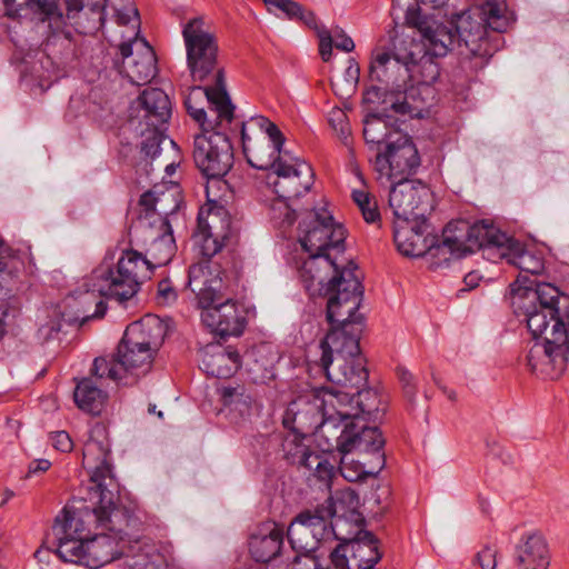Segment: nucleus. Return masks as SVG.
<instances>
[{
    "mask_svg": "<svg viewBox=\"0 0 569 569\" xmlns=\"http://www.w3.org/2000/svg\"><path fill=\"white\" fill-rule=\"evenodd\" d=\"M88 535L89 530L86 527V521L80 515L64 507L56 517L46 542H50V539L62 540L71 537H88Z\"/></svg>",
    "mask_w": 569,
    "mask_h": 569,
    "instance_id": "obj_40",
    "label": "nucleus"
},
{
    "mask_svg": "<svg viewBox=\"0 0 569 569\" xmlns=\"http://www.w3.org/2000/svg\"><path fill=\"white\" fill-rule=\"evenodd\" d=\"M397 40V38H391L392 48L377 47L372 50L369 68L370 80L385 83L387 88L373 86L367 91V96L377 99L383 96V102L389 103L393 112L420 118L425 106L419 99V88L401 89L400 84L409 77L408 66L413 62V53L398 52Z\"/></svg>",
    "mask_w": 569,
    "mask_h": 569,
    "instance_id": "obj_5",
    "label": "nucleus"
},
{
    "mask_svg": "<svg viewBox=\"0 0 569 569\" xmlns=\"http://www.w3.org/2000/svg\"><path fill=\"white\" fill-rule=\"evenodd\" d=\"M299 242L308 253H327L329 248L343 250L345 228L336 223L326 209H310L300 213Z\"/></svg>",
    "mask_w": 569,
    "mask_h": 569,
    "instance_id": "obj_16",
    "label": "nucleus"
},
{
    "mask_svg": "<svg viewBox=\"0 0 569 569\" xmlns=\"http://www.w3.org/2000/svg\"><path fill=\"white\" fill-rule=\"evenodd\" d=\"M431 199L429 187L421 181L398 180L389 193L395 222L405 223L426 217L432 209Z\"/></svg>",
    "mask_w": 569,
    "mask_h": 569,
    "instance_id": "obj_20",
    "label": "nucleus"
},
{
    "mask_svg": "<svg viewBox=\"0 0 569 569\" xmlns=\"http://www.w3.org/2000/svg\"><path fill=\"white\" fill-rule=\"evenodd\" d=\"M156 353L148 348H133L121 340L116 352V361L123 371L146 373L150 370Z\"/></svg>",
    "mask_w": 569,
    "mask_h": 569,
    "instance_id": "obj_41",
    "label": "nucleus"
},
{
    "mask_svg": "<svg viewBox=\"0 0 569 569\" xmlns=\"http://www.w3.org/2000/svg\"><path fill=\"white\" fill-rule=\"evenodd\" d=\"M213 78L214 86H193L184 99L188 114L206 132L219 128L222 122L230 123L234 112L226 89L223 70L217 69Z\"/></svg>",
    "mask_w": 569,
    "mask_h": 569,
    "instance_id": "obj_12",
    "label": "nucleus"
},
{
    "mask_svg": "<svg viewBox=\"0 0 569 569\" xmlns=\"http://www.w3.org/2000/svg\"><path fill=\"white\" fill-rule=\"evenodd\" d=\"M506 10V0H485L452 16L450 24L460 48L453 77L461 83L475 79L493 56L497 46L492 43L488 28L505 32L508 27Z\"/></svg>",
    "mask_w": 569,
    "mask_h": 569,
    "instance_id": "obj_1",
    "label": "nucleus"
},
{
    "mask_svg": "<svg viewBox=\"0 0 569 569\" xmlns=\"http://www.w3.org/2000/svg\"><path fill=\"white\" fill-rule=\"evenodd\" d=\"M373 166L388 180H408L407 177L420 166V156L411 138L402 133L395 141H389L385 152H377Z\"/></svg>",
    "mask_w": 569,
    "mask_h": 569,
    "instance_id": "obj_23",
    "label": "nucleus"
},
{
    "mask_svg": "<svg viewBox=\"0 0 569 569\" xmlns=\"http://www.w3.org/2000/svg\"><path fill=\"white\" fill-rule=\"evenodd\" d=\"M297 555L290 563V569H318L315 551L296 550Z\"/></svg>",
    "mask_w": 569,
    "mask_h": 569,
    "instance_id": "obj_55",
    "label": "nucleus"
},
{
    "mask_svg": "<svg viewBox=\"0 0 569 569\" xmlns=\"http://www.w3.org/2000/svg\"><path fill=\"white\" fill-rule=\"evenodd\" d=\"M353 388L356 392L350 393L348 391L335 390V392H339L342 395H348L347 399H342L340 403H338L341 408H346L348 406L356 405L358 416L362 419V421L367 425L368 420L376 419L380 411L379 405L380 399L378 392L371 388L360 389Z\"/></svg>",
    "mask_w": 569,
    "mask_h": 569,
    "instance_id": "obj_38",
    "label": "nucleus"
},
{
    "mask_svg": "<svg viewBox=\"0 0 569 569\" xmlns=\"http://www.w3.org/2000/svg\"><path fill=\"white\" fill-rule=\"evenodd\" d=\"M513 306L526 317L533 338L546 333L556 321H569V296L561 295L551 283L522 284L518 278L510 284Z\"/></svg>",
    "mask_w": 569,
    "mask_h": 569,
    "instance_id": "obj_9",
    "label": "nucleus"
},
{
    "mask_svg": "<svg viewBox=\"0 0 569 569\" xmlns=\"http://www.w3.org/2000/svg\"><path fill=\"white\" fill-rule=\"evenodd\" d=\"M319 37V53L323 61H329L332 54V34L327 29L318 30Z\"/></svg>",
    "mask_w": 569,
    "mask_h": 569,
    "instance_id": "obj_57",
    "label": "nucleus"
},
{
    "mask_svg": "<svg viewBox=\"0 0 569 569\" xmlns=\"http://www.w3.org/2000/svg\"><path fill=\"white\" fill-rule=\"evenodd\" d=\"M496 556L497 551L487 546L477 553L476 559L481 569H496Z\"/></svg>",
    "mask_w": 569,
    "mask_h": 569,
    "instance_id": "obj_59",
    "label": "nucleus"
},
{
    "mask_svg": "<svg viewBox=\"0 0 569 569\" xmlns=\"http://www.w3.org/2000/svg\"><path fill=\"white\" fill-rule=\"evenodd\" d=\"M248 124L259 129L251 136L246 123L241 127L242 150L248 163L258 170L273 169L279 159L288 156L282 151L284 136L276 123L263 116L252 117Z\"/></svg>",
    "mask_w": 569,
    "mask_h": 569,
    "instance_id": "obj_14",
    "label": "nucleus"
},
{
    "mask_svg": "<svg viewBox=\"0 0 569 569\" xmlns=\"http://www.w3.org/2000/svg\"><path fill=\"white\" fill-rule=\"evenodd\" d=\"M222 403L236 422L250 420L259 415L260 403L254 395L244 386H226L220 390Z\"/></svg>",
    "mask_w": 569,
    "mask_h": 569,
    "instance_id": "obj_33",
    "label": "nucleus"
},
{
    "mask_svg": "<svg viewBox=\"0 0 569 569\" xmlns=\"http://www.w3.org/2000/svg\"><path fill=\"white\" fill-rule=\"evenodd\" d=\"M350 261L340 268L328 253H309L299 269L300 279L310 297L327 298V321L347 319L360 308L363 287Z\"/></svg>",
    "mask_w": 569,
    "mask_h": 569,
    "instance_id": "obj_2",
    "label": "nucleus"
},
{
    "mask_svg": "<svg viewBox=\"0 0 569 569\" xmlns=\"http://www.w3.org/2000/svg\"><path fill=\"white\" fill-rule=\"evenodd\" d=\"M82 456V463L91 471V476L86 496L81 499L99 505L92 516L102 526L118 531L124 530L131 516L128 508L118 505L119 483L112 472L110 440L106 427L97 425L91 429Z\"/></svg>",
    "mask_w": 569,
    "mask_h": 569,
    "instance_id": "obj_3",
    "label": "nucleus"
},
{
    "mask_svg": "<svg viewBox=\"0 0 569 569\" xmlns=\"http://www.w3.org/2000/svg\"><path fill=\"white\" fill-rule=\"evenodd\" d=\"M10 280L11 278L0 280V320L8 315L7 298L11 295V289L8 287Z\"/></svg>",
    "mask_w": 569,
    "mask_h": 569,
    "instance_id": "obj_63",
    "label": "nucleus"
},
{
    "mask_svg": "<svg viewBox=\"0 0 569 569\" xmlns=\"http://www.w3.org/2000/svg\"><path fill=\"white\" fill-rule=\"evenodd\" d=\"M426 52L440 58L453 48L457 42L453 28L433 19H423L418 23Z\"/></svg>",
    "mask_w": 569,
    "mask_h": 569,
    "instance_id": "obj_30",
    "label": "nucleus"
},
{
    "mask_svg": "<svg viewBox=\"0 0 569 569\" xmlns=\"http://www.w3.org/2000/svg\"><path fill=\"white\" fill-rule=\"evenodd\" d=\"M236 237L231 216L217 201L208 200L197 218V231L193 239L200 247V252L207 259L213 257Z\"/></svg>",
    "mask_w": 569,
    "mask_h": 569,
    "instance_id": "obj_17",
    "label": "nucleus"
},
{
    "mask_svg": "<svg viewBox=\"0 0 569 569\" xmlns=\"http://www.w3.org/2000/svg\"><path fill=\"white\" fill-rule=\"evenodd\" d=\"M171 101L159 88H148L137 99L134 113L129 118V128L138 136H144L150 127L167 128L171 118Z\"/></svg>",
    "mask_w": 569,
    "mask_h": 569,
    "instance_id": "obj_24",
    "label": "nucleus"
},
{
    "mask_svg": "<svg viewBox=\"0 0 569 569\" xmlns=\"http://www.w3.org/2000/svg\"><path fill=\"white\" fill-rule=\"evenodd\" d=\"M167 128L150 127L146 130L144 136H140V150L147 158L151 160L161 156V143L164 141Z\"/></svg>",
    "mask_w": 569,
    "mask_h": 569,
    "instance_id": "obj_48",
    "label": "nucleus"
},
{
    "mask_svg": "<svg viewBox=\"0 0 569 569\" xmlns=\"http://www.w3.org/2000/svg\"><path fill=\"white\" fill-rule=\"evenodd\" d=\"M88 537H71L62 540L50 539L54 552L66 562L82 565V556L86 555V541Z\"/></svg>",
    "mask_w": 569,
    "mask_h": 569,
    "instance_id": "obj_46",
    "label": "nucleus"
},
{
    "mask_svg": "<svg viewBox=\"0 0 569 569\" xmlns=\"http://www.w3.org/2000/svg\"><path fill=\"white\" fill-rule=\"evenodd\" d=\"M322 451L348 456L352 452L371 453L383 465L385 438L377 427L366 425L358 413H351L336 403V410L325 415L313 433ZM382 466L379 467V469Z\"/></svg>",
    "mask_w": 569,
    "mask_h": 569,
    "instance_id": "obj_7",
    "label": "nucleus"
},
{
    "mask_svg": "<svg viewBox=\"0 0 569 569\" xmlns=\"http://www.w3.org/2000/svg\"><path fill=\"white\" fill-rule=\"evenodd\" d=\"M283 546V530L274 523L264 525L253 532L249 540V551L257 562L267 563L276 559Z\"/></svg>",
    "mask_w": 569,
    "mask_h": 569,
    "instance_id": "obj_32",
    "label": "nucleus"
},
{
    "mask_svg": "<svg viewBox=\"0 0 569 569\" xmlns=\"http://www.w3.org/2000/svg\"><path fill=\"white\" fill-rule=\"evenodd\" d=\"M202 366L209 376L229 378L241 367V359L237 350L217 346L204 351Z\"/></svg>",
    "mask_w": 569,
    "mask_h": 569,
    "instance_id": "obj_36",
    "label": "nucleus"
},
{
    "mask_svg": "<svg viewBox=\"0 0 569 569\" xmlns=\"http://www.w3.org/2000/svg\"><path fill=\"white\" fill-rule=\"evenodd\" d=\"M291 200L277 197L270 204L269 216L274 227L279 229L290 228L297 219V208L290 203Z\"/></svg>",
    "mask_w": 569,
    "mask_h": 569,
    "instance_id": "obj_47",
    "label": "nucleus"
},
{
    "mask_svg": "<svg viewBox=\"0 0 569 569\" xmlns=\"http://www.w3.org/2000/svg\"><path fill=\"white\" fill-rule=\"evenodd\" d=\"M84 286L87 289L72 295L67 303L68 311L62 316L68 317L66 321L69 323L83 325L90 319L102 318L106 313L107 305L101 298L109 297L98 290L102 287V280L93 279L92 272Z\"/></svg>",
    "mask_w": 569,
    "mask_h": 569,
    "instance_id": "obj_28",
    "label": "nucleus"
},
{
    "mask_svg": "<svg viewBox=\"0 0 569 569\" xmlns=\"http://www.w3.org/2000/svg\"><path fill=\"white\" fill-rule=\"evenodd\" d=\"M347 396L325 387L301 395L288 405L282 418L283 427L300 437L313 435L325 415L330 413V408L336 410V403Z\"/></svg>",
    "mask_w": 569,
    "mask_h": 569,
    "instance_id": "obj_13",
    "label": "nucleus"
},
{
    "mask_svg": "<svg viewBox=\"0 0 569 569\" xmlns=\"http://www.w3.org/2000/svg\"><path fill=\"white\" fill-rule=\"evenodd\" d=\"M106 397L107 395L90 378L79 381L73 392L77 406L91 415L100 413Z\"/></svg>",
    "mask_w": 569,
    "mask_h": 569,
    "instance_id": "obj_43",
    "label": "nucleus"
},
{
    "mask_svg": "<svg viewBox=\"0 0 569 569\" xmlns=\"http://www.w3.org/2000/svg\"><path fill=\"white\" fill-rule=\"evenodd\" d=\"M550 560L548 543L541 535H530L516 547L513 561L517 569H548Z\"/></svg>",
    "mask_w": 569,
    "mask_h": 569,
    "instance_id": "obj_31",
    "label": "nucleus"
},
{
    "mask_svg": "<svg viewBox=\"0 0 569 569\" xmlns=\"http://www.w3.org/2000/svg\"><path fill=\"white\" fill-rule=\"evenodd\" d=\"M329 123L341 140L346 141L349 138L351 132L350 124L347 114L341 109H336L330 112Z\"/></svg>",
    "mask_w": 569,
    "mask_h": 569,
    "instance_id": "obj_52",
    "label": "nucleus"
},
{
    "mask_svg": "<svg viewBox=\"0 0 569 569\" xmlns=\"http://www.w3.org/2000/svg\"><path fill=\"white\" fill-rule=\"evenodd\" d=\"M192 158L209 179L224 177L233 166V149L227 134L217 129L194 136Z\"/></svg>",
    "mask_w": 569,
    "mask_h": 569,
    "instance_id": "obj_19",
    "label": "nucleus"
},
{
    "mask_svg": "<svg viewBox=\"0 0 569 569\" xmlns=\"http://www.w3.org/2000/svg\"><path fill=\"white\" fill-rule=\"evenodd\" d=\"M500 256L522 272L540 274L545 269V261L540 253L523 248L512 238L506 249L500 252Z\"/></svg>",
    "mask_w": 569,
    "mask_h": 569,
    "instance_id": "obj_39",
    "label": "nucleus"
},
{
    "mask_svg": "<svg viewBox=\"0 0 569 569\" xmlns=\"http://www.w3.org/2000/svg\"><path fill=\"white\" fill-rule=\"evenodd\" d=\"M299 463L312 471L313 477L322 482L326 488L330 489L331 481L336 476V469L326 458L308 451L307 448H302Z\"/></svg>",
    "mask_w": 569,
    "mask_h": 569,
    "instance_id": "obj_45",
    "label": "nucleus"
},
{
    "mask_svg": "<svg viewBox=\"0 0 569 569\" xmlns=\"http://www.w3.org/2000/svg\"><path fill=\"white\" fill-rule=\"evenodd\" d=\"M339 471L341 476L349 482H357L366 478L369 471L366 470L365 463L360 461L349 460L347 456L341 455Z\"/></svg>",
    "mask_w": 569,
    "mask_h": 569,
    "instance_id": "obj_50",
    "label": "nucleus"
},
{
    "mask_svg": "<svg viewBox=\"0 0 569 569\" xmlns=\"http://www.w3.org/2000/svg\"><path fill=\"white\" fill-rule=\"evenodd\" d=\"M163 327L156 318H146L130 323L121 340L133 348H148L156 353L161 346Z\"/></svg>",
    "mask_w": 569,
    "mask_h": 569,
    "instance_id": "obj_35",
    "label": "nucleus"
},
{
    "mask_svg": "<svg viewBox=\"0 0 569 569\" xmlns=\"http://www.w3.org/2000/svg\"><path fill=\"white\" fill-rule=\"evenodd\" d=\"M121 558L129 569H166V559L159 550L140 540L122 541Z\"/></svg>",
    "mask_w": 569,
    "mask_h": 569,
    "instance_id": "obj_34",
    "label": "nucleus"
},
{
    "mask_svg": "<svg viewBox=\"0 0 569 569\" xmlns=\"http://www.w3.org/2000/svg\"><path fill=\"white\" fill-rule=\"evenodd\" d=\"M187 286L196 295L201 321L211 332L220 337L243 332L247 323L244 310L233 299L222 300L221 279L212 273L208 260L190 266Z\"/></svg>",
    "mask_w": 569,
    "mask_h": 569,
    "instance_id": "obj_6",
    "label": "nucleus"
},
{
    "mask_svg": "<svg viewBox=\"0 0 569 569\" xmlns=\"http://www.w3.org/2000/svg\"><path fill=\"white\" fill-rule=\"evenodd\" d=\"M402 132L393 127V119L387 114H369L363 120V138L371 149L377 147V152L380 151L379 147L386 143L388 147L389 141H395Z\"/></svg>",
    "mask_w": 569,
    "mask_h": 569,
    "instance_id": "obj_37",
    "label": "nucleus"
},
{
    "mask_svg": "<svg viewBox=\"0 0 569 569\" xmlns=\"http://www.w3.org/2000/svg\"><path fill=\"white\" fill-rule=\"evenodd\" d=\"M357 505L358 496L353 490L340 492L337 498L328 497L321 505L305 509L290 522L287 531L293 550L317 551L321 543L340 540L337 532L341 517L338 505Z\"/></svg>",
    "mask_w": 569,
    "mask_h": 569,
    "instance_id": "obj_8",
    "label": "nucleus"
},
{
    "mask_svg": "<svg viewBox=\"0 0 569 569\" xmlns=\"http://www.w3.org/2000/svg\"><path fill=\"white\" fill-rule=\"evenodd\" d=\"M51 441L52 446L61 451V452H69L73 448V442L66 431H56L51 433Z\"/></svg>",
    "mask_w": 569,
    "mask_h": 569,
    "instance_id": "obj_60",
    "label": "nucleus"
},
{
    "mask_svg": "<svg viewBox=\"0 0 569 569\" xmlns=\"http://www.w3.org/2000/svg\"><path fill=\"white\" fill-rule=\"evenodd\" d=\"M119 49L123 58V72L131 83L142 86L156 77L157 57L144 39L139 42H122Z\"/></svg>",
    "mask_w": 569,
    "mask_h": 569,
    "instance_id": "obj_27",
    "label": "nucleus"
},
{
    "mask_svg": "<svg viewBox=\"0 0 569 569\" xmlns=\"http://www.w3.org/2000/svg\"><path fill=\"white\" fill-rule=\"evenodd\" d=\"M151 268L143 254L127 250L117 262L114 270L111 262L104 260L93 270V279L102 280L99 291L119 302L131 299L143 280L151 277Z\"/></svg>",
    "mask_w": 569,
    "mask_h": 569,
    "instance_id": "obj_11",
    "label": "nucleus"
},
{
    "mask_svg": "<svg viewBox=\"0 0 569 569\" xmlns=\"http://www.w3.org/2000/svg\"><path fill=\"white\" fill-rule=\"evenodd\" d=\"M264 347L256 348L246 355L247 366H251L253 362L257 369L261 368L267 370L272 365V359L263 355Z\"/></svg>",
    "mask_w": 569,
    "mask_h": 569,
    "instance_id": "obj_58",
    "label": "nucleus"
},
{
    "mask_svg": "<svg viewBox=\"0 0 569 569\" xmlns=\"http://www.w3.org/2000/svg\"><path fill=\"white\" fill-rule=\"evenodd\" d=\"M543 342H536L527 356L531 371L543 379L556 380L569 365V321L555 322L540 336Z\"/></svg>",
    "mask_w": 569,
    "mask_h": 569,
    "instance_id": "obj_15",
    "label": "nucleus"
},
{
    "mask_svg": "<svg viewBox=\"0 0 569 569\" xmlns=\"http://www.w3.org/2000/svg\"><path fill=\"white\" fill-rule=\"evenodd\" d=\"M263 2L269 7L281 10L290 19H295L301 13V4L293 0H263Z\"/></svg>",
    "mask_w": 569,
    "mask_h": 569,
    "instance_id": "obj_56",
    "label": "nucleus"
},
{
    "mask_svg": "<svg viewBox=\"0 0 569 569\" xmlns=\"http://www.w3.org/2000/svg\"><path fill=\"white\" fill-rule=\"evenodd\" d=\"M178 298L176 288L170 279H162L158 283L157 299L161 305L173 303Z\"/></svg>",
    "mask_w": 569,
    "mask_h": 569,
    "instance_id": "obj_54",
    "label": "nucleus"
},
{
    "mask_svg": "<svg viewBox=\"0 0 569 569\" xmlns=\"http://www.w3.org/2000/svg\"><path fill=\"white\" fill-rule=\"evenodd\" d=\"M276 179L271 182L277 196L289 200L308 192L313 184L315 173L309 163L298 158L278 160L272 169Z\"/></svg>",
    "mask_w": 569,
    "mask_h": 569,
    "instance_id": "obj_25",
    "label": "nucleus"
},
{
    "mask_svg": "<svg viewBox=\"0 0 569 569\" xmlns=\"http://www.w3.org/2000/svg\"><path fill=\"white\" fill-rule=\"evenodd\" d=\"M330 551L336 569H373L380 560L378 539L370 531L359 530L353 538H342Z\"/></svg>",
    "mask_w": 569,
    "mask_h": 569,
    "instance_id": "obj_22",
    "label": "nucleus"
},
{
    "mask_svg": "<svg viewBox=\"0 0 569 569\" xmlns=\"http://www.w3.org/2000/svg\"><path fill=\"white\" fill-rule=\"evenodd\" d=\"M121 371H123L119 363L116 361V355L112 357V360H108L103 357H98L93 361V366L91 369V373L97 378H109L111 380L121 379Z\"/></svg>",
    "mask_w": 569,
    "mask_h": 569,
    "instance_id": "obj_49",
    "label": "nucleus"
},
{
    "mask_svg": "<svg viewBox=\"0 0 569 569\" xmlns=\"http://www.w3.org/2000/svg\"><path fill=\"white\" fill-rule=\"evenodd\" d=\"M116 21L119 24L127 26L131 21H136L139 26V12L131 0H120L119 3L112 6Z\"/></svg>",
    "mask_w": 569,
    "mask_h": 569,
    "instance_id": "obj_51",
    "label": "nucleus"
},
{
    "mask_svg": "<svg viewBox=\"0 0 569 569\" xmlns=\"http://www.w3.org/2000/svg\"><path fill=\"white\" fill-rule=\"evenodd\" d=\"M357 311L347 319L328 321L331 329L320 341V370L329 381L342 388L363 387L369 377L359 345L363 316Z\"/></svg>",
    "mask_w": 569,
    "mask_h": 569,
    "instance_id": "obj_4",
    "label": "nucleus"
},
{
    "mask_svg": "<svg viewBox=\"0 0 569 569\" xmlns=\"http://www.w3.org/2000/svg\"><path fill=\"white\" fill-rule=\"evenodd\" d=\"M455 236H457V231L453 228V222H450L443 230L441 242L438 243L437 238L431 237V247L426 256H429L431 259H438V262H436L437 264L441 261L448 262L452 258L459 259L467 256L462 250L463 247L461 243L447 242V240Z\"/></svg>",
    "mask_w": 569,
    "mask_h": 569,
    "instance_id": "obj_44",
    "label": "nucleus"
},
{
    "mask_svg": "<svg viewBox=\"0 0 569 569\" xmlns=\"http://www.w3.org/2000/svg\"><path fill=\"white\" fill-rule=\"evenodd\" d=\"M457 236L447 240L448 243H461L466 254L473 253L480 249L497 248L501 251L506 249L511 238L501 232L491 222L481 220L469 224L465 220L453 223Z\"/></svg>",
    "mask_w": 569,
    "mask_h": 569,
    "instance_id": "obj_26",
    "label": "nucleus"
},
{
    "mask_svg": "<svg viewBox=\"0 0 569 569\" xmlns=\"http://www.w3.org/2000/svg\"><path fill=\"white\" fill-rule=\"evenodd\" d=\"M108 0H27L31 19L60 28L69 22L80 34H94L106 20Z\"/></svg>",
    "mask_w": 569,
    "mask_h": 569,
    "instance_id": "obj_10",
    "label": "nucleus"
},
{
    "mask_svg": "<svg viewBox=\"0 0 569 569\" xmlns=\"http://www.w3.org/2000/svg\"><path fill=\"white\" fill-rule=\"evenodd\" d=\"M87 510V518L89 522H94L97 529H102L108 531L101 532L97 535L92 539H87L86 541V555L82 556V566L90 569H98L102 566L110 563L111 561L121 558L122 551V541L124 540V536L128 535V529L131 527L132 522L136 521L132 512L130 511L131 520L128 527L124 530L118 531L116 529L109 528L108 526H102L92 515L96 508H99V505H92L84 507Z\"/></svg>",
    "mask_w": 569,
    "mask_h": 569,
    "instance_id": "obj_21",
    "label": "nucleus"
},
{
    "mask_svg": "<svg viewBox=\"0 0 569 569\" xmlns=\"http://www.w3.org/2000/svg\"><path fill=\"white\" fill-rule=\"evenodd\" d=\"M51 467V462L47 459H37L29 465L28 476L38 472H44Z\"/></svg>",
    "mask_w": 569,
    "mask_h": 569,
    "instance_id": "obj_64",
    "label": "nucleus"
},
{
    "mask_svg": "<svg viewBox=\"0 0 569 569\" xmlns=\"http://www.w3.org/2000/svg\"><path fill=\"white\" fill-rule=\"evenodd\" d=\"M162 226L166 228L164 232L152 240L143 254L151 270L167 264L174 254V240L167 219L162 220Z\"/></svg>",
    "mask_w": 569,
    "mask_h": 569,
    "instance_id": "obj_42",
    "label": "nucleus"
},
{
    "mask_svg": "<svg viewBox=\"0 0 569 569\" xmlns=\"http://www.w3.org/2000/svg\"><path fill=\"white\" fill-rule=\"evenodd\" d=\"M202 26L201 18H193L182 30L187 64L194 82H204L217 69L218 44L214 36Z\"/></svg>",
    "mask_w": 569,
    "mask_h": 569,
    "instance_id": "obj_18",
    "label": "nucleus"
},
{
    "mask_svg": "<svg viewBox=\"0 0 569 569\" xmlns=\"http://www.w3.org/2000/svg\"><path fill=\"white\" fill-rule=\"evenodd\" d=\"M335 47L345 52H351L355 49L353 40L345 33L342 29L335 30Z\"/></svg>",
    "mask_w": 569,
    "mask_h": 569,
    "instance_id": "obj_62",
    "label": "nucleus"
},
{
    "mask_svg": "<svg viewBox=\"0 0 569 569\" xmlns=\"http://www.w3.org/2000/svg\"><path fill=\"white\" fill-rule=\"evenodd\" d=\"M431 232L426 217L393 224V240L400 253L407 257H423L431 247Z\"/></svg>",
    "mask_w": 569,
    "mask_h": 569,
    "instance_id": "obj_29",
    "label": "nucleus"
},
{
    "mask_svg": "<svg viewBox=\"0 0 569 569\" xmlns=\"http://www.w3.org/2000/svg\"><path fill=\"white\" fill-rule=\"evenodd\" d=\"M363 219L368 223H375L380 220V213L378 210L377 202L370 198L369 203H363L361 207H359Z\"/></svg>",
    "mask_w": 569,
    "mask_h": 569,
    "instance_id": "obj_61",
    "label": "nucleus"
},
{
    "mask_svg": "<svg viewBox=\"0 0 569 569\" xmlns=\"http://www.w3.org/2000/svg\"><path fill=\"white\" fill-rule=\"evenodd\" d=\"M159 201H160V199L156 198L153 192L146 191L140 197V200L138 203L139 208H140L139 219L140 220L142 218L148 219V218L154 216L156 213L161 214L162 212H158V210H157V204L159 203Z\"/></svg>",
    "mask_w": 569,
    "mask_h": 569,
    "instance_id": "obj_53",
    "label": "nucleus"
}]
</instances>
